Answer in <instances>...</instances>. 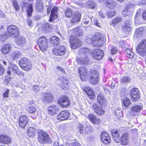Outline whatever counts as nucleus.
<instances>
[{"mask_svg": "<svg viewBox=\"0 0 146 146\" xmlns=\"http://www.w3.org/2000/svg\"><path fill=\"white\" fill-rule=\"evenodd\" d=\"M72 32L73 35L70 39V45L72 48L75 49L80 47L81 44L80 40L76 38L75 36L77 37L82 35L83 32L78 27L73 29Z\"/></svg>", "mask_w": 146, "mask_h": 146, "instance_id": "f257e3e1", "label": "nucleus"}, {"mask_svg": "<svg viewBox=\"0 0 146 146\" xmlns=\"http://www.w3.org/2000/svg\"><path fill=\"white\" fill-rule=\"evenodd\" d=\"M38 141L41 143H50L51 139L47 133L43 130H39L38 131Z\"/></svg>", "mask_w": 146, "mask_h": 146, "instance_id": "f03ea898", "label": "nucleus"}, {"mask_svg": "<svg viewBox=\"0 0 146 146\" xmlns=\"http://www.w3.org/2000/svg\"><path fill=\"white\" fill-rule=\"evenodd\" d=\"M137 53L141 56H146V40H143L136 48Z\"/></svg>", "mask_w": 146, "mask_h": 146, "instance_id": "7ed1b4c3", "label": "nucleus"}, {"mask_svg": "<svg viewBox=\"0 0 146 146\" xmlns=\"http://www.w3.org/2000/svg\"><path fill=\"white\" fill-rule=\"evenodd\" d=\"M19 65L21 68L28 71L31 70V63L30 60L26 58H23L20 60Z\"/></svg>", "mask_w": 146, "mask_h": 146, "instance_id": "20e7f679", "label": "nucleus"}, {"mask_svg": "<svg viewBox=\"0 0 146 146\" xmlns=\"http://www.w3.org/2000/svg\"><path fill=\"white\" fill-rule=\"evenodd\" d=\"M38 45L40 49L44 51L47 50L48 48V40L44 36L38 39Z\"/></svg>", "mask_w": 146, "mask_h": 146, "instance_id": "39448f33", "label": "nucleus"}, {"mask_svg": "<svg viewBox=\"0 0 146 146\" xmlns=\"http://www.w3.org/2000/svg\"><path fill=\"white\" fill-rule=\"evenodd\" d=\"M92 37L93 42H94L93 44L94 46H100L102 44V40L101 39V36L99 33H96L93 36H92Z\"/></svg>", "mask_w": 146, "mask_h": 146, "instance_id": "423d86ee", "label": "nucleus"}, {"mask_svg": "<svg viewBox=\"0 0 146 146\" xmlns=\"http://www.w3.org/2000/svg\"><path fill=\"white\" fill-rule=\"evenodd\" d=\"M7 30L10 36L15 37L18 36L19 35L18 29L15 26L11 25L9 26Z\"/></svg>", "mask_w": 146, "mask_h": 146, "instance_id": "0eeeda50", "label": "nucleus"}, {"mask_svg": "<svg viewBox=\"0 0 146 146\" xmlns=\"http://www.w3.org/2000/svg\"><path fill=\"white\" fill-rule=\"evenodd\" d=\"M91 54L94 59L98 60L102 58L104 56L103 51L99 49H97L92 50Z\"/></svg>", "mask_w": 146, "mask_h": 146, "instance_id": "6e6552de", "label": "nucleus"}, {"mask_svg": "<svg viewBox=\"0 0 146 146\" xmlns=\"http://www.w3.org/2000/svg\"><path fill=\"white\" fill-rule=\"evenodd\" d=\"M66 49L64 46L60 45L53 50V52L56 55H62L66 53Z\"/></svg>", "mask_w": 146, "mask_h": 146, "instance_id": "1a4fd4ad", "label": "nucleus"}, {"mask_svg": "<svg viewBox=\"0 0 146 146\" xmlns=\"http://www.w3.org/2000/svg\"><path fill=\"white\" fill-rule=\"evenodd\" d=\"M26 9L27 15L29 16H31L33 11L32 5L29 4L28 3L23 2L22 10L23 11Z\"/></svg>", "mask_w": 146, "mask_h": 146, "instance_id": "9d476101", "label": "nucleus"}, {"mask_svg": "<svg viewBox=\"0 0 146 146\" xmlns=\"http://www.w3.org/2000/svg\"><path fill=\"white\" fill-rule=\"evenodd\" d=\"M58 102V103L63 107H68L70 104V102L67 96H61Z\"/></svg>", "mask_w": 146, "mask_h": 146, "instance_id": "9b49d317", "label": "nucleus"}, {"mask_svg": "<svg viewBox=\"0 0 146 146\" xmlns=\"http://www.w3.org/2000/svg\"><path fill=\"white\" fill-rule=\"evenodd\" d=\"M56 83L57 84L62 88H66L68 86V81L63 76H60L57 80Z\"/></svg>", "mask_w": 146, "mask_h": 146, "instance_id": "f8f14e48", "label": "nucleus"}, {"mask_svg": "<svg viewBox=\"0 0 146 146\" xmlns=\"http://www.w3.org/2000/svg\"><path fill=\"white\" fill-rule=\"evenodd\" d=\"M69 111L66 110L61 111L57 116V119L60 121L67 120L70 117Z\"/></svg>", "mask_w": 146, "mask_h": 146, "instance_id": "ddd939ff", "label": "nucleus"}, {"mask_svg": "<svg viewBox=\"0 0 146 146\" xmlns=\"http://www.w3.org/2000/svg\"><path fill=\"white\" fill-rule=\"evenodd\" d=\"M81 79L83 81L86 80L87 76L88 75L87 69L84 67H80L78 69Z\"/></svg>", "mask_w": 146, "mask_h": 146, "instance_id": "4468645a", "label": "nucleus"}, {"mask_svg": "<svg viewBox=\"0 0 146 146\" xmlns=\"http://www.w3.org/2000/svg\"><path fill=\"white\" fill-rule=\"evenodd\" d=\"M29 118L26 115H24L21 116L19 120V126L22 128H24L29 122Z\"/></svg>", "mask_w": 146, "mask_h": 146, "instance_id": "2eb2a0df", "label": "nucleus"}, {"mask_svg": "<svg viewBox=\"0 0 146 146\" xmlns=\"http://www.w3.org/2000/svg\"><path fill=\"white\" fill-rule=\"evenodd\" d=\"M92 108L95 113L99 115L104 114V111L103 108L96 104H93Z\"/></svg>", "mask_w": 146, "mask_h": 146, "instance_id": "dca6fc26", "label": "nucleus"}, {"mask_svg": "<svg viewBox=\"0 0 146 146\" xmlns=\"http://www.w3.org/2000/svg\"><path fill=\"white\" fill-rule=\"evenodd\" d=\"M101 139L103 143L105 144H108L110 143V137L107 133L102 132L101 134Z\"/></svg>", "mask_w": 146, "mask_h": 146, "instance_id": "f3484780", "label": "nucleus"}, {"mask_svg": "<svg viewBox=\"0 0 146 146\" xmlns=\"http://www.w3.org/2000/svg\"><path fill=\"white\" fill-rule=\"evenodd\" d=\"M78 54L82 58L85 59L87 57L88 55L90 54V52L88 49L86 48H82L79 50Z\"/></svg>", "mask_w": 146, "mask_h": 146, "instance_id": "a211bd4d", "label": "nucleus"}, {"mask_svg": "<svg viewBox=\"0 0 146 146\" xmlns=\"http://www.w3.org/2000/svg\"><path fill=\"white\" fill-rule=\"evenodd\" d=\"M41 98L45 102H50L53 100V95L50 93H43L42 94Z\"/></svg>", "mask_w": 146, "mask_h": 146, "instance_id": "6ab92c4d", "label": "nucleus"}, {"mask_svg": "<svg viewBox=\"0 0 146 146\" xmlns=\"http://www.w3.org/2000/svg\"><path fill=\"white\" fill-rule=\"evenodd\" d=\"M120 141L122 145H127L129 142V135L127 133H123L121 138H120Z\"/></svg>", "mask_w": 146, "mask_h": 146, "instance_id": "aec40b11", "label": "nucleus"}, {"mask_svg": "<svg viewBox=\"0 0 146 146\" xmlns=\"http://www.w3.org/2000/svg\"><path fill=\"white\" fill-rule=\"evenodd\" d=\"M10 137L6 134L0 135V142L4 144H7L11 142Z\"/></svg>", "mask_w": 146, "mask_h": 146, "instance_id": "412c9836", "label": "nucleus"}, {"mask_svg": "<svg viewBox=\"0 0 146 146\" xmlns=\"http://www.w3.org/2000/svg\"><path fill=\"white\" fill-rule=\"evenodd\" d=\"M142 107L139 105H135L132 107L131 109L130 114L131 115L135 116L137 115V113L140 111Z\"/></svg>", "mask_w": 146, "mask_h": 146, "instance_id": "4be33fe9", "label": "nucleus"}, {"mask_svg": "<svg viewBox=\"0 0 146 146\" xmlns=\"http://www.w3.org/2000/svg\"><path fill=\"white\" fill-rule=\"evenodd\" d=\"M88 117L90 121L94 124L98 125L101 122L100 119L93 114L88 115Z\"/></svg>", "mask_w": 146, "mask_h": 146, "instance_id": "5701e85b", "label": "nucleus"}, {"mask_svg": "<svg viewBox=\"0 0 146 146\" xmlns=\"http://www.w3.org/2000/svg\"><path fill=\"white\" fill-rule=\"evenodd\" d=\"M58 106H49L48 108V113L52 115H54L58 112Z\"/></svg>", "mask_w": 146, "mask_h": 146, "instance_id": "b1692460", "label": "nucleus"}, {"mask_svg": "<svg viewBox=\"0 0 146 146\" xmlns=\"http://www.w3.org/2000/svg\"><path fill=\"white\" fill-rule=\"evenodd\" d=\"M111 135L113 138L116 143H119L120 141L119 134L118 133L117 130H111Z\"/></svg>", "mask_w": 146, "mask_h": 146, "instance_id": "393cba45", "label": "nucleus"}, {"mask_svg": "<svg viewBox=\"0 0 146 146\" xmlns=\"http://www.w3.org/2000/svg\"><path fill=\"white\" fill-rule=\"evenodd\" d=\"M58 8L55 7H53L52 8L51 12V15L49 19L50 22H52L54 19L57 18V16L56 15L57 11Z\"/></svg>", "mask_w": 146, "mask_h": 146, "instance_id": "a878e982", "label": "nucleus"}, {"mask_svg": "<svg viewBox=\"0 0 146 146\" xmlns=\"http://www.w3.org/2000/svg\"><path fill=\"white\" fill-rule=\"evenodd\" d=\"M81 16V14L78 12H76L74 13L73 17L71 20V23H74L79 21Z\"/></svg>", "mask_w": 146, "mask_h": 146, "instance_id": "bb28decb", "label": "nucleus"}, {"mask_svg": "<svg viewBox=\"0 0 146 146\" xmlns=\"http://www.w3.org/2000/svg\"><path fill=\"white\" fill-rule=\"evenodd\" d=\"M131 22L130 21H125L122 27V30L124 32L129 31L131 30Z\"/></svg>", "mask_w": 146, "mask_h": 146, "instance_id": "cd10ccee", "label": "nucleus"}, {"mask_svg": "<svg viewBox=\"0 0 146 146\" xmlns=\"http://www.w3.org/2000/svg\"><path fill=\"white\" fill-rule=\"evenodd\" d=\"M84 90L88 96L92 97L91 98H94L93 97L95 96L94 93L90 87H85L84 88Z\"/></svg>", "mask_w": 146, "mask_h": 146, "instance_id": "c85d7f7f", "label": "nucleus"}, {"mask_svg": "<svg viewBox=\"0 0 146 146\" xmlns=\"http://www.w3.org/2000/svg\"><path fill=\"white\" fill-rule=\"evenodd\" d=\"M36 131L35 129L33 127H30L27 131V134L30 137H33L35 135Z\"/></svg>", "mask_w": 146, "mask_h": 146, "instance_id": "c756f323", "label": "nucleus"}, {"mask_svg": "<svg viewBox=\"0 0 146 146\" xmlns=\"http://www.w3.org/2000/svg\"><path fill=\"white\" fill-rule=\"evenodd\" d=\"M16 41L17 43L20 45H23L26 42V39L25 37L20 36L16 38Z\"/></svg>", "mask_w": 146, "mask_h": 146, "instance_id": "7c9ffc66", "label": "nucleus"}, {"mask_svg": "<svg viewBox=\"0 0 146 146\" xmlns=\"http://www.w3.org/2000/svg\"><path fill=\"white\" fill-rule=\"evenodd\" d=\"M11 49V47L9 44L4 45L2 48L1 51L4 54L7 53Z\"/></svg>", "mask_w": 146, "mask_h": 146, "instance_id": "2f4dec72", "label": "nucleus"}, {"mask_svg": "<svg viewBox=\"0 0 146 146\" xmlns=\"http://www.w3.org/2000/svg\"><path fill=\"white\" fill-rule=\"evenodd\" d=\"M98 102L100 105H102L103 103L105 102L106 101L105 98L103 95L102 93L99 94L97 98Z\"/></svg>", "mask_w": 146, "mask_h": 146, "instance_id": "473e14b6", "label": "nucleus"}, {"mask_svg": "<svg viewBox=\"0 0 146 146\" xmlns=\"http://www.w3.org/2000/svg\"><path fill=\"white\" fill-rule=\"evenodd\" d=\"M22 55V53L20 51L15 50L12 53L11 56L14 59H15L19 58Z\"/></svg>", "mask_w": 146, "mask_h": 146, "instance_id": "72a5a7b5", "label": "nucleus"}, {"mask_svg": "<svg viewBox=\"0 0 146 146\" xmlns=\"http://www.w3.org/2000/svg\"><path fill=\"white\" fill-rule=\"evenodd\" d=\"M143 28L140 27L137 29L135 31V35L136 37L141 38L143 33Z\"/></svg>", "mask_w": 146, "mask_h": 146, "instance_id": "f704fd0d", "label": "nucleus"}, {"mask_svg": "<svg viewBox=\"0 0 146 146\" xmlns=\"http://www.w3.org/2000/svg\"><path fill=\"white\" fill-rule=\"evenodd\" d=\"M36 9L39 12L42 11L43 9L42 3V2H37L36 4Z\"/></svg>", "mask_w": 146, "mask_h": 146, "instance_id": "c9c22d12", "label": "nucleus"}, {"mask_svg": "<svg viewBox=\"0 0 146 146\" xmlns=\"http://www.w3.org/2000/svg\"><path fill=\"white\" fill-rule=\"evenodd\" d=\"M122 19L121 17H116L111 22L110 25L113 26H115L118 23L121 21Z\"/></svg>", "mask_w": 146, "mask_h": 146, "instance_id": "e433bc0d", "label": "nucleus"}, {"mask_svg": "<svg viewBox=\"0 0 146 146\" xmlns=\"http://www.w3.org/2000/svg\"><path fill=\"white\" fill-rule=\"evenodd\" d=\"M115 113L118 118H120L122 116V110L121 108H117L115 110Z\"/></svg>", "mask_w": 146, "mask_h": 146, "instance_id": "4c0bfd02", "label": "nucleus"}, {"mask_svg": "<svg viewBox=\"0 0 146 146\" xmlns=\"http://www.w3.org/2000/svg\"><path fill=\"white\" fill-rule=\"evenodd\" d=\"M115 12L113 9H110L107 11L106 14L109 18H111L115 14Z\"/></svg>", "mask_w": 146, "mask_h": 146, "instance_id": "58836bf2", "label": "nucleus"}, {"mask_svg": "<svg viewBox=\"0 0 146 146\" xmlns=\"http://www.w3.org/2000/svg\"><path fill=\"white\" fill-rule=\"evenodd\" d=\"M125 52L127 54V56L129 58H131L134 56V53L133 52L129 49H126Z\"/></svg>", "mask_w": 146, "mask_h": 146, "instance_id": "ea45409f", "label": "nucleus"}, {"mask_svg": "<svg viewBox=\"0 0 146 146\" xmlns=\"http://www.w3.org/2000/svg\"><path fill=\"white\" fill-rule=\"evenodd\" d=\"M130 78L127 76H123L121 80V82L123 83H127L130 80Z\"/></svg>", "mask_w": 146, "mask_h": 146, "instance_id": "a19ab883", "label": "nucleus"}, {"mask_svg": "<svg viewBox=\"0 0 146 146\" xmlns=\"http://www.w3.org/2000/svg\"><path fill=\"white\" fill-rule=\"evenodd\" d=\"M123 104L125 107H128L130 104V100L127 98H125L122 100Z\"/></svg>", "mask_w": 146, "mask_h": 146, "instance_id": "79ce46f5", "label": "nucleus"}, {"mask_svg": "<svg viewBox=\"0 0 146 146\" xmlns=\"http://www.w3.org/2000/svg\"><path fill=\"white\" fill-rule=\"evenodd\" d=\"M65 15L66 17H71L72 15V11L70 9H68L65 11Z\"/></svg>", "mask_w": 146, "mask_h": 146, "instance_id": "37998d69", "label": "nucleus"}, {"mask_svg": "<svg viewBox=\"0 0 146 146\" xmlns=\"http://www.w3.org/2000/svg\"><path fill=\"white\" fill-rule=\"evenodd\" d=\"M98 76L99 74L98 72L94 70L91 71V74L90 77L98 78Z\"/></svg>", "mask_w": 146, "mask_h": 146, "instance_id": "c03bdc74", "label": "nucleus"}, {"mask_svg": "<svg viewBox=\"0 0 146 146\" xmlns=\"http://www.w3.org/2000/svg\"><path fill=\"white\" fill-rule=\"evenodd\" d=\"M98 78H94V77H90L89 81L90 83L91 84H95L97 83L98 82Z\"/></svg>", "mask_w": 146, "mask_h": 146, "instance_id": "a18cd8bd", "label": "nucleus"}, {"mask_svg": "<svg viewBox=\"0 0 146 146\" xmlns=\"http://www.w3.org/2000/svg\"><path fill=\"white\" fill-rule=\"evenodd\" d=\"M51 42L52 44H57L59 40V38L56 36H52L50 38Z\"/></svg>", "mask_w": 146, "mask_h": 146, "instance_id": "49530a36", "label": "nucleus"}, {"mask_svg": "<svg viewBox=\"0 0 146 146\" xmlns=\"http://www.w3.org/2000/svg\"><path fill=\"white\" fill-rule=\"evenodd\" d=\"M13 7L15 9L16 11H18L19 9V8L17 1L16 0H13Z\"/></svg>", "mask_w": 146, "mask_h": 146, "instance_id": "de8ad7c7", "label": "nucleus"}, {"mask_svg": "<svg viewBox=\"0 0 146 146\" xmlns=\"http://www.w3.org/2000/svg\"><path fill=\"white\" fill-rule=\"evenodd\" d=\"M130 94V95H139V90L137 88H134L131 90Z\"/></svg>", "mask_w": 146, "mask_h": 146, "instance_id": "09e8293b", "label": "nucleus"}, {"mask_svg": "<svg viewBox=\"0 0 146 146\" xmlns=\"http://www.w3.org/2000/svg\"><path fill=\"white\" fill-rule=\"evenodd\" d=\"M11 69L12 70V75L14 73H16L18 70V67L16 65L13 64L11 66Z\"/></svg>", "mask_w": 146, "mask_h": 146, "instance_id": "8fccbe9b", "label": "nucleus"}, {"mask_svg": "<svg viewBox=\"0 0 146 146\" xmlns=\"http://www.w3.org/2000/svg\"><path fill=\"white\" fill-rule=\"evenodd\" d=\"M36 107L34 106H31L29 107L27 109L28 111L30 113H34L36 111Z\"/></svg>", "mask_w": 146, "mask_h": 146, "instance_id": "3c124183", "label": "nucleus"}, {"mask_svg": "<svg viewBox=\"0 0 146 146\" xmlns=\"http://www.w3.org/2000/svg\"><path fill=\"white\" fill-rule=\"evenodd\" d=\"M86 3L92 9H94L96 5V3L92 1H88Z\"/></svg>", "mask_w": 146, "mask_h": 146, "instance_id": "603ef678", "label": "nucleus"}, {"mask_svg": "<svg viewBox=\"0 0 146 146\" xmlns=\"http://www.w3.org/2000/svg\"><path fill=\"white\" fill-rule=\"evenodd\" d=\"M92 38V35H89L86 37L85 40L88 44L92 43L93 42Z\"/></svg>", "mask_w": 146, "mask_h": 146, "instance_id": "864d4df0", "label": "nucleus"}, {"mask_svg": "<svg viewBox=\"0 0 146 146\" xmlns=\"http://www.w3.org/2000/svg\"><path fill=\"white\" fill-rule=\"evenodd\" d=\"M130 14V12L127 8L125 9L122 11V15L124 16H128Z\"/></svg>", "mask_w": 146, "mask_h": 146, "instance_id": "5fc2aeb1", "label": "nucleus"}, {"mask_svg": "<svg viewBox=\"0 0 146 146\" xmlns=\"http://www.w3.org/2000/svg\"><path fill=\"white\" fill-rule=\"evenodd\" d=\"M68 146H81L79 142L76 141H73L69 144Z\"/></svg>", "mask_w": 146, "mask_h": 146, "instance_id": "6e6d98bb", "label": "nucleus"}, {"mask_svg": "<svg viewBox=\"0 0 146 146\" xmlns=\"http://www.w3.org/2000/svg\"><path fill=\"white\" fill-rule=\"evenodd\" d=\"M130 96L131 99L133 100V102H135V101L137 100L139 97V95H130Z\"/></svg>", "mask_w": 146, "mask_h": 146, "instance_id": "4d7b16f0", "label": "nucleus"}, {"mask_svg": "<svg viewBox=\"0 0 146 146\" xmlns=\"http://www.w3.org/2000/svg\"><path fill=\"white\" fill-rule=\"evenodd\" d=\"M92 129L90 127V125H87L86 126L85 131L86 133L89 134L92 131Z\"/></svg>", "mask_w": 146, "mask_h": 146, "instance_id": "13d9d810", "label": "nucleus"}, {"mask_svg": "<svg viewBox=\"0 0 146 146\" xmlns=\"http://www.w3.org/2000/svg\"><path fill=\"white\" fill-rule=\"evenodd\" d=\"M5 72L4 66L0 64V76H2L4 73Z\"/></svg>", "mask_w": 146, "mask_h": 146, "instance_id": "bf43d9fd", "label": "nucleus"}, {"mask_svg": "<svg viewBox=\"0 0 146 146\" xmlns=\"http://www.w3.org/2000/svg\"><path fill=\"white\" fill-rule=\"evenodd\" d=\"M7 37L5 34L2 35L0 36V40L4 42L7 38Z\"/></svg>", "mask_w": 146, "mask_h": 146, "instance_id": "052dcab7", "label": "nucleus"}, {"mask_svg": "<svg viewBox=\"0 0 146 146\" xmlns=\"http://www.w3.org/2000/svg\"><path fill=\"white\" fill-rule=\"evenodd\" d=\"M33 90L35 92L37 93L39 92V88L38 86L36 85H35L33 86Z\"/></svg>", "mask_w": 146, "mask_h": 146, "instance_id": "680f3d73", "label": "nucleus"}, {"mask_svg": "<svg viewBox=\"0 0 146 146\" xmlns=\"http://www.w3.org/2000/svg\"><path fill=\"white\" fill-rule=\"evenodd\" d=\"M11 79L9 76H7L5 77V79L4 80V84H8L9 82L10 81Z\"/></svg>", "mask_w": 146, "mask_h": 146, "instance_id": "e2e57ef3", "label": "nucleus"}, {"mask_svg": "<svg viewBox=\"0 0 146 146\" xmlns=\"http://www.w3.org/2000/svg\"><path fill=\"white\" fill-rule=\"evenodd\" d=\"M9 90L7 89L3 94V96L4 98H7L9 97Z\"/></svg>", "mask_w": 146, "mask_h": 146, "instance_id": "0e129e2a", "label": "nucleus"}, {"mask_svg": "<svg viewBox=\"0 0 146 146\" xmlns=\"http://www.w3.org/2000/svg\"><path fill=\"white\" fill-rule=\"evenodd\" d=\"M57 69L59 71H60L62 73H64L65 74H66V72L65 71L64 69H63L61 67L58 66L56 67Z\"/></svg>", "mask_w": 146, "mask_h": 146, "instance_id": "69168bd1", "label": "nucleus"}, {"mask_svg": "<svg viewBox=\"0 0 146 146\" xmlns=\"http://www.w3.org/2000/svg\"><path fill=\"white\" fill-rule=\"evenodd\" d=\"M108 7L110 8H112L115 5V3L113 2H111L110 1V3L109 4H107Z\"/></svg>", "mask_w": 146, "mask_h": 146, "instance_id": "338daca9", "label": "nucleus"}, {"mask_svg": "<svg viewBox=\"0 0 146 146\" xmlns=\"http://www.w3.org/2000/svg\"><path fill=\"white\" fill-rule=\"evenodd\" d=\"M83 128V125L81 124H79L78 125V129H79L80 132V133H82Z\"/></svg>", "mask_w": 146, "mask_h": 146, "instance_id": "774afa93", "label": "nucleus"}]
</instances>
